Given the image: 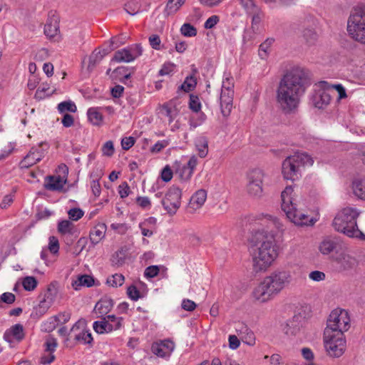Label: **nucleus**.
Instances as JSON below:
<instances>
[{"label": "nucleus", "mask_w": 365, "mask_h": 365, "mask_svg": "<svg viewBox=\"0 0 365 365\" xmlns=\"http://www.w3.org/2000/svg\"><path fill=\"white\" fill-rule=\"evenodd\" d=\"M106 54V51L105 50H103L102 51H99L97 53H93L89 57L88 68L94 67L96 63H99L103 59Z\"/></svg>", "instance_id": "43"}, {"label": "nucleus", "mask_w": 365, "mask_h": 365, "mask_svg": "<svg viewBox=\"0 0 365 365\" xmlns=\"http://www.w3.org/2000/svg\"><path fill=\"white\" fill-rule=\"evenodd\" d=\"M137 204L144 210H149L151 207V202L148 197L138 196L136 198Z\"/></svg>", "instance_id": "53"}, {"label": "nucleus", "mask_w": 365, "mask_h": 365, "mask_svg": "<svg viewBox=\"0 0 365 365\" xmlns=\"http://www.w3.org/2000/svg\"><path fill=\"white\" fill-rule=\"evenodd\" d=\"M197 164V158L192 156L186 164L178 167L176 173L179 175L182 181L186 182L191 178Z\"/></svg>", "instance_id": "18"}, {"label": "nucleus", "mask_w": 365, "mask_h": 365, "mask_svg": "<svg viewBox=\"0 0 365 365\" xmlns=\"http://www.w3.org/2000/svg\"><path fill=\"white\" fill-rule=\"evenodd\" d=\"M56 294V288L55 285L51 283L48 285L47 290L44 294L43 299L40 302L41 304H46L47 306L51 305L54 301Z\"/></svg>", "instance_id": "32"}, {"label": "nucleus", "mask_w": 365, "mask_h": 365, "mask_svg": "<svg viewBox=\"0 0 365 365\" xmlns=\"http://www.w3.org/2000/svg\"><path fill=\"white\" fill-rule=\"evenodd\" d=\"M41 160L40 154L37 151H29V153L20 162L21 168H29Z\"/></svg>", "instance_id": "26"}, {"label": "nucleus", "mask_w": 365, "mask_h": 365, "mask_svg": "<svg viewBox=\"0 0 365 365\" xmlns=\"http://www.w3.org/2000/svg\"><path fill=\"white\" fill-rule=\"evenodd\" d=\"M360 212L355 208L346 207L339 211L332 222L334 229L349 237L364 238V235L358 228L356 220Z\"/></svg>", "instance_id": "4"}, {"label": "nucleus", "mask_w": 365, "mask_h": 365, "mask_svg": "<svg viewBox=\"0 0 365 365\" xmlns=\"http://www.w3.org/2000/svg\"><path fill=\"white\" fill-rule=\"evenodd\" d=\"M113 305V300L111 298L104 297L96 304L93 312L98 315L97 317H103L111 311Z\"/></svg>", "instance_id": "20"}, {"label": "nucleus", "mask_w": 365, "mask_h": 365, "mask_svg": "<svg viewBox=\"0 0 365 365\" xmlns=\"http://www.w3.org/2000/svg\"><path fill=\"white\" fill-rule=\"evenodd\" d=\"M185 1V0H168L165 7L168 14L176 12Z\"/></svg>", "instance_id": "39"}, {"label": "nucleus", "mask_w": 365, "mask_h": 365, "mask_svg": "<svg viewBox=\"0 0 365 365\" xmlns=\"http://www.w3.org/2000/svg\"><path fill=\"white\" fill-rule=\"evenodd\" d=\"M241 4L248 14H252L253 11H258L259 7L255 5L253 0H241Z\"/></svg>", "instance_id": "52"}, {"label": "nucleus", "mask_w": 365, "mask_h": 365, "mask_svg": "<svg viewBox=\"0 0 365 365\" xmlns=\"http://www.w3.org/2000/svg\"><path fill=\"white\" fill-rule=\"evenodd\" d=\"M206 120V115L203 113H196L195 115L190 118L189 120V125L190 129H195L202 125Z\"/></svg>", "instance_id": "34"}, {"label": "nucleus", "mask_w": 365, "mask_h": 365, "mask_svg": "<svg viewBox=\"0 0 365 365\" xmlns=\"http://www.w3.org/2000/svg\"><path fill=\"white\" fill-rule=\"evenodd\" d=\"M294 190L291 185L287 186L285 189L282 192V210L286 214L287 218L295 224V218H299V214L301 211L296 208L295 205L293 202V194Z\"/></svg>", "instance_id": "11"}, {"label": "nucleus", "mask_w": 365, "mask_h": 365, "mask_svg": "<svg viewBox=\"0 0 365 365\" xmlns=\"http://www.w3.org/2000/svg\"><path fill=\"white\" fill-rule=\"evenodd\" d=\"M175 349V344L170 339H165L159 342H155L152 344V352L159 357L170 356Z\"/></svg>", "instance_id": "17"}, {"label": "nucleus", "mask_w": 365, "mask_h": 365, "mask_svg": "<svg viewBox=\"0 0 365 365\" xmlns=\"http://www.w3.org/2000/svg\"><path fill=\"white\" fill-rule=\"evenodd\" d=\"M142 52V47L140 44H133L115 51L112 61L129 63L141 56Z\"/></svg>", "instance_id": "15"}, {"label": "nucleus", "mask_w": 365, "mask_h": 365, "mask_svg": "<svg viewBox=\"0 0 365 365\" xmlns=\"http://www.w3.org/2000/svg\"><path fill=\"white\" fill-rule=\"evenodd\" d=\"M73 339L78 344L92 345L93 339L84 319L78 320L71 328Z\"/></svg>", "instance_id": "14"}, {"label": "nucleus", "mask_w": 365, "mask_h": 365, "mask_svg": "<svg viewBox=\"0 0 365 365\" xmlns=\"http://www.w3.org/2000/svg\"><path fill=\"white\" fill-rule=\"evenodd\" d=\"M38 282L34 277H26L22 282L24 289L26 291H33L37 286Z\"/></svg>", "instance_id": "44"}, {"label": "nucleus", "mask_w": 365, "mask_h": 365, "mask_svg": "<svg viewBox=\"0 0 365 365\" xmlns=\"http://www.w3.org/2000/svg\"><path fill=\"white\" fill-rule=\"evenodd\" d=\"M106 226L105 224H98L90 231V240L94 245L99 243L105 237Z\"/></svg>", "instance_id": "24"}, {"label": "nucleus", "mask_w": 365, "mask_h": 365, "mask_svg": "<svg viewBox=\"0 0 365 365\" xmlns=\"http://www.w3.org/2000/svg\"><path fill=\"white\" fill-rule=\"evenodd\" d=\"M291 280L292 275L289 271L276 270L264 277L255 288L253 297L259 302H267L278 294Z\"/></svg>", "instance_id": "3"}, {"label": "nucleus", "mask_w": 365, "mask_h": 365, "mask_svg": "<svg viewBox=\"0 0 365 365\" xmlns=\"http://www.w3.org/2000/svg\"><path fill=\"white\" fill-rule=\"evenodd\" d=\"M24 327L21 324H16L6 330L4 334V339L9 343L14 341H21L24 338Z\"/></svg>", "instance_id": "19"}, {"label": "nucleus", "mask_w": 365, "mask_h": 365, "mask_svg": "<svg viewBox=\"0 0 365 365\" xmlns=\"http://www.w3.org/2000/svg\"><path fill=\"white\" fill-rule=\"evenodd\" d=\"M196 150L200 158H205L208 153V140L205 136H199L195 140Z\"/></svg>", "instance_id": "29"}, {"label": "nucleus", "mask_w": 365, "mask_h": 365, "mask_svg": "<svg viewBox=\"0 0 365 365\" xmlns=\"http://www.w3.org/2000/svg\"><path fill=\"white\" fill-rule=\"evenodd\" d=\"M251 247L253 269L255 272L266 271L278 257V247L272 237L257 233Z\"/></svg>", "instance_id": "2"}, {"label": "nucleus", "mask_w": 365, "mask_h": 365, "mask_svg": "<svg viewBox=\"0 0 365 365\" xmlns=\"http://www.w3.org/2000/svg\"><path fill=\"white\" fill-rule=\"evenodd\" d=\"M347 32L354 40L365 44V8H356L347 21Z\"/></svg>", "instance_id": "7"}, {"label": "nucleus", "mask_w": 365, "mask_h": 365, "mask_svg": "<svg viewBox=\"0 0 365 365\" xmlns=\"http://www.w3.org/2000/svg\"><path fill=\"white\" fill-rule=\"evenodd\" d=\"M350 327V317L348 312L341 309H334L327 319V327L324 335L329 336V334L344 336V333Z\"/></svg>", "instance_id": "6"}, {"label": "nucleus", "mask_w": 365, "mask_h": 365, "mask_svg": "<svg viewBox=\"0 0 365 365\" xmlns=\"http://www.w3.org/2000/svg\"><path fill=\"white\" fill-rule=\"evenodd\" d=\"M169 143L168 140H158L155 145L150 148V151L152 153H159L160 152L163 148L167 147Z\"/></svg>", "instance_id": "64"}, {"label": "nucleus", "mask_w": 365, "mask_h": 365, "mask_svg": "<svg viewBox=\"0 0 365 365\" xmlns=\"http://www.w3.org/2000/svg\"><path fill=\"white\" fill-rule=\"evenodd\" d=\"M310 279L314 282H321L325 279L326 275L323 272L315 270L309 274Z\"/></svg>", "instance_id": "60"}, {"label": "nucleus", "mask_w": 365, "mask_h": 365, "mask_svg": "<svg viewBox=\"0 0 365 365\" xmlns=\"http://www.w3.org/2000/svg\"><path fill=\"white\" fill-rule=\"evenodd\" d=\"M299 329V325L298 322V317L296 318L294 317L292 320H289L287 322V326L285 329V333L287 334H296Z\"/></svg>", "instance_id": "40"}, {"label": "nucleus", "mask_w": 365, "mask_h": 365, "mask_svg": "<svg viewBox=\"0 0 365 365\" xmlns=\"http://www.w3.org/2000/svg\"><path fill=\"white\" fill-rule=\"evenodd\" d=\"M220 18L218 16L213 15L209 17L204 24V27L207 29H210L219 22Z\"/></svg>", "instance_id": "63"}, {"label": "nucleus", "mask_w": 365, "mask_h": 365, "mask_svg": "<svg viewBox=\"0 0 365 365\" xmlns=\"http://www.w3.org/2000/svg\"><path fill=\"white\" fill-rule=\"evenodd\" d=\"M106 321H109L113 324H116L118 326L117 328V330L120 329L123 327V317H118L115 316L114 314H110L107 315L106 317Z\"/></svg>", "instance_id": "62"}, {"label": "nucleus", "mask_w": 365, "mask_h": 365, "mask_svg": "<svg viewBox=\"0 0 365 365\" xmlns=\"http://www.w3.org/2000/svg\"><path fill=\"white\" fill-rule=\"evenodd\" d=\"M197 71L194 65L192 66V73L187 76L184 82L179 87V89L188 93L195 89L197 85V78L195 77Z\"/></svg>", "instance_id": "25"}, {"label": "nucleus", "mask_w": 365, "mask_h": 365, "mask_svg": "<svg viewBox=\"0 0 365 365\" xmlns=\"http://www.w3.org/2000/svg\"><path fill=\"white\" fill-rule=\"evenodd\" d=\"M310 99L313 106L319 109L329 105L331 101L329 85L326 81L316 84Z\"/></svg>", "instance_id": "12"}, {"label": "nucleus", "mask_w": 365, "mask_h": 365, "mask_svg": "<svg viewBox=\"0 0 365 365\" xmlns=\"http://www.w3.org/2000/svg\"><path fill=\"white\" fill-rule=\"evenodd\" d=\"M352 189L355 196L359 199L365 200V178L354 180Z\"/></svg>", "instance_id": "31"}, {"label": "nucleus", "mask_w": 365, "mask_h": 365, "mask_svg": "<svg viewBox=\"0 0 365 365\" xmlns=\"http://www.w3.org/2000/svg\"><path fill=\"white\" fill-rule=\"evenodd\" d=\"M175 65L171 62L165 63L159 71L160 76L169 75L174 72Z\"/></svg>", "instance_id": "49"}, {"label": "nucleus", "mask_w": 365, "mask_h": 365, "mask_svg": "<svg viewBox=\"0 0 365 365\" xmlns=\"http://www.w3.org/2000/svg\"><path fill=\"white\" fill-rule=\"evenodd\" d=\"M72 222L69 220H64L60 221L58 224V231L59 233L62 235H66L68 233H71L72 230Z\"/></svg>", "instance_id": "45"}, {"label": "nucleus", "mask_w": 365, "mask_h": 365, "mask_svg": "<svg viewBox=\"0 0 365 365\" xmlns=\"http://www.w3.org/2000/svg\"><path fill=\"white\" fill-rule=\"evenodd\" d=\"M181 34L187 37H194L197 35V29L195 26L189 23L182 24L180 28Z\"/></svg>", "instance_id": "41"}, {"label": "nucleus", "mask_w": 365, "mask_h": 365, "mask_svg": "<svg viewBox=\"0 0 365 365\" xmlns=\"http://www.w3.org/2000/svg\"><path fill=\"white\" fill-rule=\"evenodd\" d=\"M309 85V79L302 69H292L284 74L279 83L276 96L282 110L291 113L296 109Z\"/></svg>", "instance_id": "1"}, {"label": "nucleus", "mask_w": 365, "mask_h": 365, "mask_svg": "<svg viewBox=\"0 0 365 365\" xmlns=\"http://www.w3.org/2000/svg\"><path fill=\"white\" fill-rule=\"evenodd\" d=\"M324 347L328 354L333 357L341 356L346 348V340L344 336L329 334L324 335Z\"/></svg>", "instance_id": "13"}, {"label": "nucleus", "mask_w": 365, "mask_h": 365, "mask_svg": "<svg viewBox=\"0 0 365 365\" xmlns=\"http://www.w3.org/2000/svg\"><path fill=\"white\" fill-rule=\"evenodd\" d=\"M66 182V180L60 175H49L45 179L44 187L47 190L61 191Z\"/></svg>", "instance_id": "21"}, {"label": "nucleus", "mask_w": 365, "mask_h": 365, "mask_svg": "<svg viewBox=\"0 0 365 365\" xmlns=\"http://www.w3.org/2000/svg\"><path fill=\"white\" fill-rule=\"evenodd\" d=\"M119 195L121 198H125L130 195V189L127 182H122L118 187Z\"/></svg>", "instance_id": "55"}, {"label": "nucleus", "mask_w": 365, "mask_h": 365, "mask_svg": "<svg viewBox=\"0 0 365 365\" xmlns=\"http://www.w3.org/2000/svg\"><path fill=\"white\" fill-rule=\"evenodd\" d=\"M101 107H93L90 108L87 110V115L88 120L94 125H100L102 124L103 120V116L100 112Z\"/></svg>", "instance_id": "27"}, {"label": "nucleus", "mask_w": 365, "mask_h": 365, "mask_svg": "<svg viewBox=\"0 0 365 365\" xmlns=\"http://www.w3.org/2000/svg\"><path fill=\"white\" fill-rule=\"evenodd\" d=\"M149 43L150 46L155 49V50H160V43L161 40L158 35L157 34H152L149 36Z\"/></svg>", "instance_id": "56"}, {"label": "nucleus", "mask_w": 365, "mask_h": 365, "mask_svg": "<svg viewBox=\"0 0 365 365\" xmlns=\"http://www.w3.org/2000/svg\"><path fill=\"white\" fill-rule=\"evenodd\" d=\"M56 318L53 316L49 317L47 320L44 321L41 324V330L44 332H51L58 326Z\"/></svg>", "instance_id": "38"}, {"label": "nucleus", "mask_w": 365, "mask_h": 365, "mask_svg": "<svg viewBox=\"0 0 365 365\" xmlns=\"http://www.w3.org/2000/svg\"><path fill=\"white\" fill-rule=\"evenodd\" d=\"M314 223L313 218H311L309 215L301 212L299 214V218H295V225L303 226V225H312Z\"/></svg>", "instance_id": "46"}, {"label": "nucleus", "mask_w": 365, "mask_h": 365, "mask_svg": "<svg viewBox=\"0 0 365 365\" xmlns=\"http://www.w3.org/2000/svg\"><path fill=\"white\" fill-rule=\"evenodd\" d=\"M189 108L195 113H199L201 110V103L197 96L194 94L190 95Z\"/></svg>", "instance_id": "42"}, {"label": "nucleus", "mask_w": 365, "mask_h": 365, "mask_svg": "<svg viewBox=\"0 0 365 365\" xmlns=\"http://www.w3.org/2000/svg\"><path fill=\"white\" fill-rule=\"evenodd\" d=\"M313 158L305 153H296L287 157L282 163L284 178L294 181L301 176L302 168L312 166Z\"/></svg>", "instance_id": "5"}, {"label": "nucleus", "mask_w": 365, "mask_h": 365, "mask_svg": "<svg viewBox=\"0 0 365 365\" xmlns=\"http://www.w3.org/2000/svg\"><path fill=\"white\" fill-rule=\"evenodd\" d=\"M302 36L306 43L309 45H313L317 40L318 35L312 28H306L302 31Z\"/></svg>", "instance_id": "33"}, {"label": "nucleus", "mask_w": 365, "mask_h": 365, "mask_svg": "<svg viewBox=\"0 0 365 365\" xmlns=\"http://www.w3.org/2000/svg\"><path fill=\"white\" fill-rule=\"evenodd\" d=\"M207 199V192L205 190L200 189L196 191L190 198L189 208L196 210L200 208Z\"/></svg>", "instance_id": "23"}, {"label": "nucleus", "mask_w": 365, "mask_h": 365, "mask_svg": "<svg viewBox=\"0 0 365 365\" xmlns=\"http://www.w3.org/2000/svg\"><path fill=\"white\" fill-rule=\"evenodd\" d=\"M44 34L50 40L53 41H59L61 39L58 17L53 15L49 17L44 26Z\"/></svg>", "instance_id": "16"}, {"label": "nucleus", "mask_w": 365, "mask_h": 365, "mask_svg": "<svg viewBox=\"0 0 365 365\" xmlns=\"http://www.w3.org/2000/svg\"><path fill=\"white\" fill-rule=\"evenodd\" d=\"M264 173L260 169H254L247 176V193L253 198H259L263 195V181Z\"/></svg>", "instance_id": "10"}, {"label": "nucleus", "mask_w": 365, "mask_h": 365, "mask_svg": "<svg viewBox=\"0 0 365 365\" xmlns=\"http://www.w3.org/2000/svg\"><path fill=\"white\" fill-rule=\"evenodd\" d=\"M56 319L58 324H64L69 322L71 317V313L69 311H64L59 312L58 314L53 316Z\"/></svg>", "instance_id": "48"}, {"label": "nucleus", "mask_w": 365, "mask_h": 365, "mask_svg": "<svg viewBox=\"0 0 365 365\" xmlns=\"http://www.w3.org/2000/svg\"><path fill=\"white\" fill-rule=\"evenodd\" d=\"M125 10L130 15L134 16L141 11V6L138 1H130L125 4Z\"/></svg>", "instance_id": "37"}, {"label": "nucleus", "mask_w": 365, "mask_h": 365, "mask_svg": "<svg viewBox=\"0 0 365 365\" xmlns=\"http://www.w3.org/2000/svg\"><path fill=\"white\" fill-rule=\"evenodd\" d=\"M94 284L93 277L88 274H83L78 277L77 279L72 282V287L74 289L78 290L81 287H91Z\"/></svg>", "instance_id": "28"}, {"label": "nucleus", "mask_w": 365, "mask_h": 365, "mask_svg": "<svg viewBox=\"0 0 365 365\" xmlns=\"http://www.w3.org/2000/svg\"><path fill=\"white\" fill-rule=\"evenodd\" d=\"M160 272V267L158 265H151L148 267L144 272V276L146 278H153L156 277Z\"/></svg>", "instance_id": "51"}, {"label": "nucleus", "mask_w": 365, "mask_h": 365, "mask_svg": "<svg viewBox=\"0 0 365 365\" xmlns=\"http://www.w3.org/2000/svg\"><path fill=\"white\" fill-rule=\"evenodd\" d=\"M173 173L169 165H166L161 171L160 177L163 181L168 182L173 178Z\"/></svg>", "instance_id": "54"}, {"label": "nucleus", "mask_w": 365, "mask_h": 365, "mask_svg": "<svg viewBox=\"0 0 365 365\" xmlns=\"http://www.w3.org/2000/svg\"><path fill=\"white\" fill-rule=\"evenodd\" d=\"M135 143V139L133 137H132V136L125 137V138H122V140H121L122 148L123 150H128L131 147L133 146Z\"/></svg>", "instance_id": "59"}, {"label": "nucleus", "mask_w": 365, "mask_h": 365, "mask_svg": "<svg viewBox=\"0 0 365 365\" xmlns=\"http://www.w3.org/2000/svg\"><path fill=\"white\" fill-rule=\"evenodd\" d=\"M69 218L73 220H78L83 216V212L80 208H72L68 212Z\"/></svg>", "instance_id": "57"}, {"label": "nucleus", "mask_w": 365, "mask_h": 365, "mask_svg": "<svg viewBox=\"0 0 365 365\" xmlns=\"http://www.w3.org/2000/svg\"><path fill=\"white\" fill-rule=\"evenodd\" d=\"M336 240L327 237L319 244V250L322 255H329L336 247Z\"/></svg>", "instance_id": "30"}, {"label": "nucleus", "mask_w": 365, "mask_h": 365, "mask_svg": "<svg viewBox=\"0 0 365 365\" xmlns=\"http://www.w3.org/2000/svg\"><path fill=\"white\" fill-rule=\"evenodd\" d=\"M234 83L231 76H226L223 78L221 93L220 96V104L221 113L223 116H228L232 108Z\"/></svg>", "instance_id": "8"}, {"label": "nucleus", "mask_w": 365, "mask_h": 365, "mask_svg": "<svg viewBox=\"0 0 365 365\" xmlns=\"http://www.w3.org/2000/svg\"><path fill=\"white\" fill-rule=\"evenodd\" d=\"M102 153L103 155L110 157L114 153V145L111 140L106 141L102 147Z\"/></svg>", "instance_id": "50"}, {"label": "nucleus", "mask_w": 365, "mask_h": 365, "mask_svg": "<svg viewBox=\"0 0 365 365\" xmlns=\"http://www.w3.org/2000/svg\"><path fill=\"white\" fill-rule=\"evenodd\" d=\"M125 281V277L122 274H115L109 277L106 283L113 287H118L121 286Z\"/></svg>", "instance_id": "35"}, {"label": "nucleus", "mask_w": 365, "mask_h": 365, "mask_svg": "<svg viewBox=\"0 0 365 365\" xmlns=\"http://www.w3.org/2000/svg\"><path fill=\"white\" fill-rule=\"evenodd\" d=\"M58 110L61 113L66 111L75 113L77 110L76 104L71 101H63L58 105Z\"/></svg>", "instance_id": "36"}, {"label": "nucleus", "mask_w": 365, "mask_h": 365, "mask_svg": "<svg viewBox=\"0 0 365 365\" xmlns=\"http://www.w3.org/2000/svg\"><path fill=\"white\" fill-rule=\"evenodd\" d=\"M128 297L133 301H137L140 298V292L134 285H130L127 289Z\"/></svg>", "instance_id": "61"}, {"label": "nucleus", "mask_w": 365, "mask_h": 365, "mask_svg": "<svg viewBox=\"0 0 365 365\" xmlns=\"http://www.w3.org/2000/svg\"><path fill=\"white\" fill-rule=\"evenodd\" d=\"M48 249L50 252L53 254H56L58 252L59 243L56 237L53 236L49 237Z\"/></svg>", "instance_id": "58"}, {"label": "nucleus", "mask_w": 365, "mask_h": 365, "mask_svg": "<svg viewBox=\"0 0 365 365\" xmlns=\"http://www.w3.org/2000/svg\"><path fill=\"white\" fill-rule=\"evenodd\" d=\"M182 191L177 186H171L161 200L163 209L170 216L176 214L181 206Z\"/></svg>", "instance_id": "9"}, {"label": "nucleus", "mask_w": 365, "mask_h": 365, "mask_svg": "<svg viewBox=\"0 0 365 365\" xmlns=\"http://www.w3.org/2000/svg\"><path fill=\"white\" fill-rule=\"evenodd\" d=\"M102 320L95 321L93 324V330L99 334L106 333H110L113 331H116L118 327L116 324H113L109 321H106V317H101Z\"/></svg>", "instance_id": "22"}, {"label": "nucleus", "mask_w": 365, "mask_h": 365, "mask_svg": "<svg viewBox=\"0 0 365 365\" xmlns=\"http://www.w3.org/2000/svg\"><path fill=\"white\" fill-rule=\"evenodd\" d=\"M57 345V340L55 338L50 336L46 340L44 343V351L53 354V352L56 351Z\"/></svg>", "instance_id": "47"}]
</instances>
